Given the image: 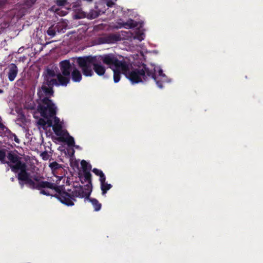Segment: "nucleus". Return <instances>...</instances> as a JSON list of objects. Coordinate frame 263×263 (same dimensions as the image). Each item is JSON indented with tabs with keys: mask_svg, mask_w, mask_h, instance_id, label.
<instances>
[{
	"mask_svg": "<svg viewBox=\"0 0 263 263\" xmlns=\"http://www.w3.org/2000/svg\"><path fill=\"white\" fill-rule=\"evenodd\" d=\"M67 1L68 0H56L55 3L58 6H64L67 4Z\"/></svg>",
	"mask_w": 263,
	"mask_h": 263,
	"instance_id": "obj_28",
	"label": "nucleus"
},
{
	"mask_svg": "<svg viewBox=\"0 0 263 263\" xmlns=\"http://www.w3.org/2000/svg\"><path fill=\"white\" fill-rule=\"evenodd\" d=\"M59 140L61 142H66L69 146H75L74 138L69 135L67 130H65V136L60 137Z\"/></svg>",
	"mask_w": 263,
	"mask_h": 263,
	"instance_id": "obj_12",
	"label": "nucleus"
},
{
	"mask_svg": "<svg viewBox=\"0 0 263 263\" xmlns=\"http://www.w3.org/2000/svg\"><path fill=\"white\" fill-rule=\"evenodd\" d=\"M57 31L54 25L51 26L47 30V34L51 37L54 36L56 34Z\"/></svg>",
	"mask_w": 263,
	"mask_h": 263,
	"instance_id": "obj_26",
	"label": "nucleus"
},
{
	"mask_svg": "<svg viewBox=\"0 0 263 263\" xmlns=\"http://www.w3.org/2000/svg\"><path fill=\"white\" fill-rule=\"evenodd\" d=\"M53 93L54 91L52 88H49L46 86V85L42 84V86L38 88L37 95L39 100L40 101L45 97L50 99L51 97L53 96Z\"/></svg>",
	"mask_w": 263,
	"mask_h": 263,
	"instance_id": "obj_8",
	"label": "nucleus"
},
{
	"mask_svg": "<svg viewBox=\"0 0 263 263\" xmlns=\"http://www.w3.org/2000/svg\"><path fill=\"white\" fill-rule=\"evenodd\" d=\"M10 138H13L14 141L16 142L17 143H19L20 142V139L17 138V136L15 134H11V136Z\"/></svg>",
	"mask_w": 263,
	"mask_h": 263,
	"instance_id": "obj_34",
	"label": "nucleus"
},
{
	"mask_svg": "<svg viewBox=\"0 0 263 263\" xmlns=\"http://www.w3.org/2000/svg\"><path fill=\"white\" fill-rule=\"evenodd\" d=\"M47 120H46V127H52L53 125L52 124V121L49 119V118H46Z\"/></svg>",
	"mask_w": 263,
	"mask_h": 263,
	"instance_id": "obj_33",
	"label": "nucleus"
},
{
	"mask_svg": "<svg viewBox=\"0 0 263 263\" xmlns=\"http://www.w3.org/2000/svg\"><path fill=\"white\" fill-rule=\"evenodd\" d=\"M70 73L72 80L74 82H80L81 81L82 79V74L77 68H74Z\"/></svg>",
	"mask_w": 263,
	"mask_h": 263,
	"instance_id": "obj_13",
	"label": "nucleus"
},
{
	"mask_svg": "<svg viewBox=\"0 0 263 263\" xmlns=\"http://www.w3.org/2000/svg\"><path fill=\"white\" fill-rule=\"evenodd\" d=\"M49 167L51 168V170L54 172L56 171L60 168H62L61 164H59L56 161H53L49 164Z\"/></svg>",
	"mask_w": 263,
	"mask_h": 263,
	"instance_id": "obj_25",
	"label": "nucleus"
},
{
	"mask_svg": "<svg viewBox=\"0 0 263 263\" xmlns=\"http://www.w3.org/2000/svg\"><path fill=\"white\" fill-rule=\"evenodd\" d=\"M65 23L63 22H59L54 27L57 32L58 33H64L66 29V25Z\"/></svg>",
	"mask_w": 263,
	"mask_h": 263,
	"instance_id": "obj_19",
	"label": "nucleus"
},
{
	"mask_svg": "<svg viewBox=\"0 0 263 263\" xmlns=\"http://www.w3.org/2000/svg\"><path fill=\"white\" fill-rule=\"evenodd\" d=\"M107 6L109 7H112L114 5H115V3L111 1V0H109L107 2Z\"/></svg>",
	"mask_w": 263,
	"mask_h": 263,
	"instance_id": "obj_38",
	"label": "nucleus"
},
{
	"mask_svg": "<svg viewBox=\"0 0 263 263\" xmlns=\"http://www.w3.org/2000/svg\"><path fill=\"white\" fill-rule=\"evenodd\" d=\"M37 0H25V4L28 7H31L35 4Z\"/></svg>",
	"mask_w": 263,
	"mask_h": 263,
	"instance_id": "obj_29",
	"label": "nucleus"
},
{
	"mask_svg": "<svg viewBox=\"0 0 263 263\" xmlns=\"http://www.w3.org/2000/svg\"><path fill=\"white\" fill-rule=\"evenodd\" d=\"M99 181L100 182V184L103 183L104 182H106V177L104 173H102L100 176H99Z\"/></svg>",
	"mask_w": 263,
	"mask_h": 263,
	"instance_id": "obj_32",
	"label": "nucleus"
},
{
	"mask_svg": "<svg viewBox=\"0 0 263 263\" xmlns=\"http://www.w3.org/2000/svg\"><path fill=\"white\" fill-rule=\"evenodd\" d=\"M41 156L44 160H47L49 158V155L46 152L42 153Z\"/></svg>",
	"mask_w": 263,
	"mask_h": 263,
	"instance_id": "obj_36",
	"label": "nucleus"
},
{
	"mask_svg": "<svg viewBox=\"0 0 263 263\" xmlns=\"http://www.w3.org/2000/svg\"><path fill=\"white\" fill-rule=\"evenodd\" d=\"M38 124L39 125L42 126L44 128L46 127V120H45L44 119L40 118L38 120Z\"/></svg>",
	"mask_w": 263,
	"mask_h": 263,
	"instance_id": "obj_30",
	"label": "nucleus"
},
{
	"mask_svg": "<svg viewBox=\"0 0 263 263\" xmlns=\"http://www.w3.org/2000/svg\"><path fill=\"white\" fill-rule=\"evenodd\" d=\"M81 165L82 168L83 169V172H86L87 171H90L91 170V165L88 162H87L85 160H83L81 162Z\"/></svg>",
	"mask_w": 263,
	"mask_h": 263,
	"instance_id": "obj_22",
	"label": "nucleus"
},
{
	"mask_svg": "<svg viewBox=\"0 0 263 263\" xmlns=\"http://www.w3.org/2000/svg\"><path fill=\"white\" fill-rule=\"evenodd\" d=\"M103 43H112L118 41L117 36L116 35L111 34L107 36L101 38Z\"/></svg>",
	"mask_w": 263,
	"mask_h": 263,
	"instance_id": "obj_15",
	"label": "nucleus"
},
{
	"mask_svg": "<svg viewBox=\"0 0 263 263\" xmlns=\"http://www.w3.org/2000/svg\"><path fill=\"white\" fill-rule=\"evenodd\" d=\"M10 180L12 182H13L14 181V177H11L10 178Z\"/></svg>",
	"mask_w": 263,
	"mask_h": 263,
	"instance_id": "obj_39",
	"label": "nucleus"
},
{
	"mask_svg": "<svg viewBox=\"0 0 263 263\" xmlns=\"http://www.w3.org/2000/svg\"><path fill=\"white\" fill-rule=\"evenodd\" d=\"M129 63L127 62V68L126 71H122V73L130 80L133 84H136L143 81H145L149 78L153 79L156 82L158 87L162 88V83L157 80L155 72V68L149 69L145 64L137 68L129 69Z\"/></svg>",
	"mask_w": 263,
	"mask_h": 263,
	"instance_id": "obj_2",
	"label": "nucleus"
},
{
	"mask_svg": "<svg viewBox=\"0 0 263 263\" xmlns=\"http://www.w3.org/2000/svg\"><path fill=\"white\" fill-rule=\"evenodd\" d=\"M98 56L80 57L77 58V62L83 74L85 77H91L94 71L99 76L104 74L106 68L101 64Z\"/></svg>",
	"mask_w": 263,
	"mask_h": 263,
	"instance_id": "obj_3",
	"label": "nucleus"
},
{
	"mask_svg": "<svg viewBox=\"0 0 263 263\" xmlns=\"http://www.w3.org/2000/svg\"><path fill=\"white\" fill-rule=\"evenodd\" d=\"M53 117H54V124L53 125H61L60 124V119L56 117L55 115L54 116H53Z\"/></svg>",
	"mask_w": 263,
	"mask_h": 263,
	"instance_id": "obj_35",
	"label": "nucleus"
},
{
	"mask_svg": "<svg viewBox=\"0 0 263 263\" xmlns=\"http://www.w3.org/2000/svg\"><path fill=\"white\" fill-rule=\"evenodd\" d=\"M92 172L96 176H100L102 173H103V172L101 170H99V169L96 168H93L92 170Z\"/></svg>",
	"mask_w": 263,
	"mask_h": 263,
	"instance_id": "obj_31",
	"label": "nucleus"
},
{
	"mask_svg": "<svg viewBox=\"0 0 263 263\" xmlns=\"http://www.w3.org/2000/svg\"><path fill=\"white\" fill-rule=\"evenodd\" d=\"M87 198L92 204L95 211H99L100 210L102 204L98 201L97 199L95 198H89V196Z\"/></svg>",
	"mask_w": 263,
	"mask_h": 263,
	"instance_id": "obj_17",
	"label": "nucleus"
},
{
	"mask_svg": "<svg viewBox=\"0 0 263 263\" xmlns=\"http://www.w3.org/2000/svg\"><path fill=\"white\" fill-rule=\"evenodd\" d=\"M7 157L9 161H7L6 164L11 171L17 173L20 171L17 175L18 180L28 181L27 165L25 162L21 161V157L12 152H9L7 155Z\"/></svg>",
	"mask_w": 263,
	"mask_h": 263,
	"instance_id": "obj_4",
	"label": "nucleus"
},
{
	"mask_svg": "<svg viewBox=\"0 0 263 263\" xmlns=\"http://www.w3.org/2000/svg\"><path fill=\"white\" fill-rule=\"evenodd\" d=\"M37 111L44 118H52L57 114V107L52 100L47 97L38 102Z\"/></svg>",
	"mask_w": 263,
	"mask_h": 263,
	"instance_id": "obj_6",
	"label": "nucleus"
},
{
	"mask_svg": "<svg viewBox=\"0 0 263 263\" xmlns=\"http://www.w3.org/2000/svg\"><path fill=\"white\" fill-rule=\"evenodd\" d=\"M9 170V168L8 167L7 168H6V171H8Z\"/></svg>",
	"mask_w": 263,
	"mask_h": 263,
	"instance_id": "obj_42",
	"label": "nucleus"
},
{
	"mask_svg": "<svg viewBox=\"0 0 263 263\" xmlns=\"http://www.w3.org/2000/svg\"><path fill=\"white\" fill-rule=\"evenodd\" d=\"M57 84L58 81L57 79L50 78H44V81L43 85H46V86L53 89L54 85L57 86Z\"/></svg>",
	"mask_w": 263,
	"mask_h": 263,
	"instance_id": "obj_14",
	"label": "nucleus"
},
{
	"mask_svg": "<svg viewBox=\"0 0 263 263\" xmlns=\"http://www.w3.org/2000/svg\"><path fill=\"white\" fill-rule=\"evenodd\" d=\"M98 16L97 14H96L94 16L92 17V18H96Z\"/></svg>",
	"mask_w": 263,
	"mask_h": 263,
	"instance_id": "obj_41",
	"label": "nucleus"
},
{
	"mask_svg": "<svg viewBox=\"0 0 263 263\" xmlns=\"http://www.w3.org/2000/svg\"><path fill=\"white\" fill-rule=\"evenodd\" d=\"M84 173V180L85 181H87L88 184H87L85 188L83 187V186L79 185V186H74V189L73 190L71 191V190H68L66 192H70L72 193L74 191H77V190H80L81 188L83 192V194L84 195L83 197H76V201H77V198H82L84 197L85 198H88V197L90 196L91 190V187L92 186V181H91V174L90 172V171H87L86 172Z\"/></svg>",
	"mask_w": 263,
	"mask_h": 263,
	"instance_id": "obj_7",
	"label": "nucleus"
},
{
	"mask_svg": "<svg viewBox=\"0 0 263 263\" xmlns=\"http://www.w3.org/2000/svg\"><path fill=\"white\" fill-rule=\"evenodd\" d=\"M114 71V81L115 83L118 82L121 78V73H122V70L121 69H115Z\"/></svg>",
	"mask_w": 263,
	"mask_h": 263,
	"instance_id": "obj_21",
	"label": "nucleus"
},
{
	"mask_svg": "<svg viewBox=\"0 0 263 263\" xmlns=\"http://www.w3.org/2000/svg\"><path fill=\"white\" fill-rule=\"evenodd\" d=\"M27 180H19L21 187L25 184L30 189L40 191V194L52 196L57 198L62 203L67 206H73L76 201V197H83V192L82 189L74 191L72 193L67 192L63 186H58L56 184L47 181H42L39 177L34 176L31 179L30 174L27 172Z\"/></svg>",
	"mask_w": 263,
	"mask_h": 263,
	"instance_id": "obj_1",
	"label": "nucleus"
},
{
	"mask_svg": "<svg viewBox=\"0 0 263 263\" xmlns=\"http://www.w3.org/2000/svg\"><path fill=\"white\" fill-rule=\"evenodd\" d=\"M58 84L57 86L60 85L66 86L70 82V76H66L62 73H59L57 74Z\"/></svg>",
	"mask_w": 263,
	"mask_h": 263,
	"instance_id": "obj_11",
	"label": "nucleus"
},
{
	"mask_svg": "<svg viewBox=\"0 0 263 263\" xmlns=\"http://www.w3.org/2000/svg\"><path fill=\"white\" fill-rule=\"evenodd\" d=\"M100 184L101 189L102 191V194L103 195H105L107 192L109 191L112 186V185L111 184H109L107 182H104Z\"/></svg>",
	"mask_w": 263,
	"mask_h": 263,
	"instance_id": "obj_20",
	"label": "nucleus"
},
{
	"mask_svg": "<svg viewBox=\"0 0 263 263\" xmlns=\"http://www.w3.org/2000/svg\"><path fill=\"white\" fill-rule=\"evenodd\" d=\"M3 92H4L3 90H2V89H0V94H1V93H3Z\"/></svg>",
	"mask_w": 263,
	"mask_h": 263,
	"instance_id": "obj_40",
	"label": "nucleus"
},
{
	"mask_svg": "<svg viewBox=\"0 0 263 263\" xmlns=\"http://www.w3.org/2000/svg\"><path fill=\"white\" fill-rule=\"evenodd\" d=\"M60 68L61 71V73L66 76H70L72 66L69 60H65L61 61L60 63Z\"/></svg>",
	"mask_w": 263,
	"mask_h": 263,
	"instance_id": "obj_9",
	"label": "nucleus"
},
{
	"mask_svg": "<svg viewBox=\"0 0 263 263\" xmlns=\"http://www.w3.org/2000/svg\"><path fill=\"white\" fill-rule=\"evenodd\" d=\"M7 2V0H0V8L4 7Z\"/></svg>",
	"mask_w": 263,
	"mask_h": 263,
	"instance_id": "obj_37",
	"label": "nucleus"
},
{
	"mask_svg": "<svg viewBox=\"0 0 263 263\" xmlns=\"http://www.w3.org/2000/svg\"><path fill=\"white\" fill-rule=\"evenodd\" d=\"M122 27L126 29L135 28L137 26V23L133 20L129 19L126 22L121 24Z\"/></svg>",
	"mask_w": 263,
	"mask_h": 263,
	"instance_id": "obj_18",
	"label": "nucleus"
},
{
	"mask_svg": "<svg viewBox=\"0 0 263 263\" xmlns=\"http://www.w3.org/2000/svg\"><path fill=\"white\" fill-rule=\"evenodd\" d=\"M8 71L7 75L8 79L10 81L12 82L14 80L17 74V67L15 64L11 63L8 66Z\"/></svg>",
	"mask_w": 263,
	"mask_h": 263,
	"instance_id": "obj_10",
	"label": "nucleus"
},
{
	"mask_svg": "<svg viewBox=\"0 0 263 263\" xmlns=\"http://www.w3.org/2000/svg\"><path fill=\"white\" fill-rule=\"evenodd\" d=\"M98 59L112 70L117 68V69H121L125 71L127 69V62L124 60H119L117 57L113 53L100 55L98 57Z\"/></svg>",
	"mask_w": 263,
	"mask_h": 263,
	"instance_id": "obj_5",
	"label": "nucleus"
},
{
	"mask_svg": "<svg viewBox=\"0 0 263 263\" xmlns=\"http://www.w3.org/2000/svg\"><path fill=\"white\" fill-rule=\"evenodd\" d=\"M138 39H139V40L140 41H141V40H142V39H140V37H139Z\"/></svg>",
	"mask_w": 263,
	"mask_h": 263,
	"instance_id": "obj_43",
	"label": "nucleus"
},
{
	"mask_svg": "<svg viewBox=\"0 0 263 263\" xmlns=\"http://www.w3.org/2000/svg\"><path fill=\"white\" fill-rule=\"evenodd\" d=\"M57 76L54 71L52 69H47L46 70V73L45 74L44 78H52L55 76Z\"/></svg>",
	"mask_w": 263,
	"mask_h": 263,
	"instance_id": "obj_27",
	"label": "nucleus"
},
{
	"mask_svg": "<svg viewBox=\"0 0 263 263\" xmlns=\"http://www.w3.org/2000/svg\"><path fill=\"white\" fill-rule=\"evenodd\" d=\"M6 150L5 149H0V162L2 164H5L7 163L6 160Z\"/></svg>",
	"mask_w": 263,
	"mask_h": 263,
	"instance_id": "obj_24",
	"label": "nucleus"
},
{
	"mask_svg": "<svg viewBox=\"0 0 263 263\" xmlns=\"http://www.w3.org/2000/svg\"><path fill=\"white\" fill-rule=\"evenodd\" d=\"M52 129L56 135L60 137L65 136V131L62 129V125H53Z\"/></svg>",
	"mask_w": 263,
	"mask_h": 263,
	"instance_id": "obj_16",
	"label": "nucleus"
},
{
	"mask_svg": "<svg viewBox=\"0 0 263 263\" xmlns=\"http://www.w3.org/2000/svg\"><path fill=\"white\" fill-rule=\"evenodd\" d=\"M158 77H156L158 80L160 81V82L162 83V85H163V82L165 81L166 79V75L163 72L162 69L161 68H159L158 71Z\"/></svg>",
	"mask_w": 263,
	"mask_h": 263,
	"instance_id": "obj_23",
	"label": "nucleus"
},
{
	"mask_svg": "<svg viewBox=\"0 0 263 263\" xmlns=\"http://www.w3.org/2000/svg\"><path fill=\"white\" fill-rule=\"evenodd\" d=\"M74 152V151L73 149H72V154H73Z\"/></svg>",
	"mask_w": 263,
	"mask_h": 263,
	"instance_id": "obj_44",
	"label": "nucleus"
}]
</instances>
